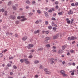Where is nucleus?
I'll use <instances>...</instances> for the list:
<instances>
[{
  "label": "nucleus",
  "mask_w": 78,
  "mask_h": 78,
  "mask_svg": "<svg viewBox=\"0 0 78 78\" xmlns=\"http://www.w3.org/2000/svg\"><path fill=\"white\" fill-rule=\"evenodd\" d=\"M44 14L46 17H48V14L47 12H44Z\"/></svg>",
  "instance_id": "obj_17"
},
{
  "label": "nucleus",
  "mask_w": 78,
  "mask_h": 78,
  "mask_svg": "<svg viewBox=\"0 0 78 78\" xmlns=\"http://www.w3.org/2000/svg\"><path fill=\"white\" fill-rule=\"evenodd\" d=\"M44 43L45 44H47L48 43V40H46L44 41Z\"/></svg>",
  "instance_id": "obj_37"
},
{
  "label": "nucleus",
  "mask_w": 78,
  "mask_h": 78,
  "mask_svg": "<svg viewBox=\"0 0 78 78\" xmlns=\"http://www.w3.org/2000/svg\"><path fill=\"white\" fill-rule=\"evenodd\" d=\"M40 31V30H37V31H35L34 32V34H37V33H39V32Z\"/></svg>",
  "instance_id": "obj_11"
},
{
  "label": "nucleus",
  "mask_w": 78,
  "mask_h": 78,
  "mask_svg": "<svg viewBox=\"0 0 78 78\" xmlns=\"http://www.w3.org/2000/svg\"><path fill=\"white\" fill-rule=\"evenodd\" d=\"M27 19L26 18H23L21 20V22H24V21L25 20H27Z\"/></svg>",
  "instance_id": "obj_12"
},
{
  "label": "nucleus",
  "mask_w": 78,
  "mask_h": 78,
  "mask_svg": "<svg viewBox=\"0 0 78 78\" xmlns=\"http://www.w3.org/2000/svg\"><path fill=\"white\" fill-rule=\"evenodd\" d=\"M51 73V72H50L48 71L47 72L45 73V74H48V75H50Z\"/></svg>",
  "instance_id": "obj_18"
},
{
  "label": "nucleus",
  "mask_w": 78,
  "mask_h": 78,
  "mask_svg": "<svg viewBox=\"0 0 78 78\" xmlns=\"http://www.w3.org/2000/svg\"><path fill=\"white\" fill-rule=\"evenodd\" d=\"M26 9H29V6H26Z\"/></svg>",
  "instance_id": "obj_57"
},
{
  "label": "nucleus",
  "mask_w": 78,
  "mask_h": 78,
  "mask_svg": "<svg viewBox=\"0 0 78 78\" xmlns=\"http://www.w3.org/2000/svg\"><path fill=\"white\" fill-rule=\"evenodd\" d=\"M52 51L53 52H56V50L55 49H53L52 50Z\"/></svg>",
  "instance_id": "obj_46"
},
{
  "label": "nucleus",
  "mask_w": 78,
  "mask_h": 78,
  "mask_svg": "<svg viewBox=\"0 0 78 78\" xmlns=\"http://www.w3.org/2000/svg\"><path fill=\"white\" fill-rule=\"evenodd\" d=\"M7 67H11V64L8 63L7 65Z\"/></svg>",
  "instance_id": "obj_23"
},
{
  "label": "nucleus",
  "mask_w": 78,
  "mask_h": 78,
  "mask_svg": "<svg viewBox=\"0 0 78 78\" xmlns=\"http://www.w3.org/2000/svg\"><path fill=\"white\" fill-rule=\"evenodd\" d=\"M33 15V13H30L29 14V16H32Z\"/></svg>",
  "instance_id": "obj_59"
},
{
  "label": "nucleus",
  "mask_w": 78,
  "mask_h": 78,
  "mask_svg": "<svg viewBox=\"0 0 78 78\" xmlns=\"http://www.w3.org/2000/svg\"><path fill=\"white\" fill-rule=\"evenodd\" d=\"M62 74L63 76H67V75L66 74V72L63 70H62L60 72Z\"/></svg>",
  "instance_id": "obj_1"
},
{
  "label": "nucleus",
  "mask_w": 78,
  "mask_h": 78,
  "mask_svg": "<svg viewBox=\"0 0 78 78\" xmlns=\"http://www.w3.org/2000/svg\"><path fill=\"white\" fill-rule=\"evenodd\" d=\"M53 27H58V25L55 24L54 25V26H53Z\"/></svg>",
  "instance_id": "obj_51"
},
{
  "label": "nucleus",
  "mask_w": 78,
  "mask_h": 78,
  "mask_svg": "<svg viewBox=\"0 0 78 78\" xmlns=\"http://www.w3.org/2000/svg\"><path fill=\"white\" fill-rule=\"evenodd\" d=\"M48 28L49 29V30H51V28H52V27L51 26H49L48 27Z\"/></svg>",
  "instance_id": "obj_26"
},
{
  "label": "nucleus",
  "mask_w": 78,
  "mask_h": 78,
  "mask_svg": "<svg viewBox=\"0 0 78 78\" xmlns=\"http://www.w3.org/2000/svg\"><path fill=\"white\" fill-rule=\"evenodd\" d=\"M21 62H23V59H21L20 60Z\"/></svg>",
  "instance_id": "obj_40"
},
{
  "label": "nucleus",
  "mask_w": 78,
  "mask_h": 78,
  "mask_svg": "<svg viewBox=\"0 0 78 78\" xmlns=\"http://www.w3.org/2000/svg\"><path fill=\"white\" fill-rule=\"evenodd\" d=\"M62 12H59L58 13V14L60 16V15H62Z\"/></svg>",
  "instance_id": "obj_25"
},
{
  "label": "nucleus",
  "mask_w": 78,
  "mask_h": 78,
  "mask_svg": "<svg viewBox=\"0 0 78 78\" xmlns=\"http://www.w3.org/2000/svg\"><path fill=\"white\" fill-rule=\"evenodd\" d=\"M3 56V54L2 53H0V58H2Z\"/></svg>",
  "instance_id": "obj_42"
},
{
  "label": "nucleus",
  "mask_w": 78,
  "mask_h": 78,
  "mask_svg": "<svg viewBox=\"0 0 78 78\" xmlns=\"http://www.w3.org/2000/svg\"><path fill=\"white\" fill-rule=\"evenodd\" d=\"M67 45H65L62 47V50H64L65 48H67Z\"/></svg>",
  "instance_id": "obj_8"
},
{
  "label": "nucleus",
  "mask_w": 78,
  "mask_h": 78,
  "mask_svg": "<svg viewBox=\"0 0 78 78\" xmlns=\"http://www.w3.org/2000/svg\"><path fill=\"white\" fill-rule=\"evenodd\" d=\"M10 18L11 19H16V17L14 16L10 15Z\"/></svg>",
  "instance_id": "obj_7"
},
{
  "label": "nucleus",
  "mask_w": 78,
  "mask_h": 78,
  "mask_svg": "<svg viewBox=\"0 0 78 78\" xmlns=\"http://www.w3.org/2000/svg\"><path fill=\"white\" fill-rule=\"evenodd\" d=\"M13 68L14 69H17V66H13Z\"/></svg>",
  "instance_id": "obj_30"
},
{
  "label": "nucleus",
  "mask_w": 78,
  "mask_h": 78,
  "mask_svg": "<svg viewBox=\"0 0 78 78\" xmlns=\"http://www.w3.org/2000/svg\"><path fill=\"white\" fill-rule=\"evenodd\" d=\"M71 75H74L75 73L74 72H72L71 74Z\"/></svg>",
  "instance_id": "obj_54"
},
{
  "label": "nucleus",
  "mask_w": 78,
  "mask_h": 78,
  "mask_svg": "<svg viewBox=\"0 0 78 78\" xmlns=\"http://www.w3.org/2000/svg\"><path fill=\"white\" fill-rule=\"evenodd\" d=\"M65 63H66V62L64 61H63L62 62V64L63 65H64V64H65Z\"/></svg>",
  "instance_id": "obj_48"
},
{
  "label": "nucleus",
  "mask_w": 78,
  "mask_h": 78,
  "mask_svg": "<svg viewBox=\"0 0 78 78\" xmlns=\"http://www.w3.org/2000/svg\"><path fill=\"white\" fill-rule=\"evenodd\" d=\"M6 34H7V36H8V35L9 34V33L8 32H6Z\"/></svg>",
  "instance_id": "obj_56"
},
{
  "label": "nucleus",
  "mask_w": 78,
  "mask_h": 78,
  "mask_svg": "<svg viewBox=\"0 0 78 78\" xmlns=\"http://www.w3.org/2000/svg\"><path fill=\"white\" fill-rule=\"evenodd\" d=\"M16 23L17 24H18V23H19V21H16Z\"/></svg>",
  "instance_id": "obj_60"
},
{
  "label": "nucleus",
  "mask_w": 78,
  "mask_h": 78,
  "mask_svg": "<svg viewBox=\"0 0 78 78\" xmlns=\"http://www.w3.org/2000/svg\"><path fill=\"white\" fill-rule=\"evenodd\" d=\"M67 55H68L69 56V55H70V53H69V52H68L67 53Z\"/></svg>",
  "instance_id": "obj_63"
},
{
  "label": "nucleus",
  "mask_w": 78,
  "mask_h": 78,
  "mask_svg": "<svg viewBox=\"0 0 78 78\" xmlns=\"http://www.w3.org/2000/svg\"><path fill=\"white\" fill-rule=\"evenodd\" d=\"M71 40H74V39H76V37H74L73 36L71 37Z\"/></svg>",
  "instance_id": "obj_14"
},
{
  "label": "nucleus",
  "mask_w": 78,
  "mask_h": 78,
  "mask_svg": "<svg viewBox=\"0 0 78 78\" xmlns=\"http://www.w3.org/2000/svg\"><path fill=\"white\" fill-rule=\"evenodd\" d=\"M68 39L69 41H71V37L70 38V37H68Z\"/></svg>",
  "instance_id": "obj_41"
},
{
  "label": "nucleus",
  "mask_w": 78,
  "mask_h": 78,
  "mask_svg": "<svg viewBox=\"0 0 78 78\" xmlns=\"http://www.w3.org/2000/svg\"><path fill=\"white\" fill-rule=\"evenodd\" d=\"M24 61H25V62L27 64H30V62L28 61V59L27 58H24Z\"/></svg>",
  "instance_id": "obj_3"
},
{
  "label": "nucleus",
  "mask_w": 78,
  "mask_h": 78,
  "mask_svg": "<svg viewBox=\"0 0 78 78\" xmlns=\"http://www.w3.org/2000/svg\"><path fill=\"white\" fill-rule=\"evenodd\" d=\"M48 12H52V10L50 9L48 11Z\"/></svg>",
  "instance_id": "obj_38"
},
{
  "label": "nucleus",
  "mask_w": 78,
  "mask_h": 78,
  "mask_svg": "<svg viewBox=\"0 0 78 78\" xmlns=\"http://www.w3.org/2000/svg\"><path fill=\"white\" fill-rule=\"evenodd\" d=\"M71 24H72L73 23V21H74V19H72L71 20Z\"/></svg>",
  "instance_id": "obj_19"
},
{
  "label": "nucleus",
  "mask_w": 78,
  "mask_h": 78,
  "mask_svg": "<svg viewBox=\"0 0 78 78\" xmlns=\"http://www.w3.org/2000/svg\"><path fill=\"white\" fill-rule=\"evenodd\" d=\"M71 5L73 6H75V4L74 3H72L71 4Z\"/></svg>",
  "instance_id": "obj_39"
},
{
  "label": "nucleus",
  "mask_w": 78,
  "mask_h": 78,
  "mask_svg": "<svg viewBox=\"0 0 78 78\" xmlns=\"http://www.w3.org/2000/svg\"><path fill=\"white\" fill-rule=\"evenodd\" d=\"M14 58V57H9V59H12Z\"/></svg>",
  "instance_id": "obj_35"
},
{
  "label": "nucleus",
  "mask_w": 78,
  "mask_h": 78,
  "mask_svg": "<svg viewBox=\"0 0 78 78\" xmlns=\"http://www.w3.org/2000/svg\"><path fill=\"white\" fill-rule=\"evenodd\" d=\"M76 6H78V2H76L75 3Z\"/></svg>",
  "instance_id": "obj_52"
},
{
  "label": "nucleus",
  "mask_w": 78,
  "mask_h": 78,
  "mask_svg": "<svg viewBox=\"0 0 78 78\" xmlns=\"http://www.w3.org/2000/svg\"><path fill=\"white\" fill-rule=\"evenodd\" d=\"M54 59L52 58L50 59V62L51 64H53V63L54 62Z\"/></svg>",
  "instance_id": "obj_5"
},
{
  "label": "nucleus",
  "mask_w": 78,
  "mask_h": 78,
  "mask_svg": "<svg viewBox=\"0 0 78 78\" xmlns=\"http://www.w3.org/2000/svg\"><path fill=\"white\" fill-rule=\"evenodd\" d=\"M46 47H50V45L49 44H48L46 45Z\"/></svg>",
  "instance_id": "obj_33"
},
{
  "label": "nucleus",
  "mask_w": 78,
  "mask_h": 78,
  "mask_svg": "<svg viewBox=\"0 0 78 78\" xmlns=\"http://www.w3.org/2000/svg\"><path fill=\"white\" fill-rule=\"evenodd\" d=\"M45 33H46V34H48V33H49V31H45Z\"/></svg>",
  "instance_id": "obj_44"
},
{
  "label": "nucleus",
  "mask_w": 78,
  "mask_h": 78,
  "mask_svg": "<svg viewBox=\"0 0 78 78\" xmlns=\"http://www.w3.org/2000/svg\"><path fill=\"white\" fill-rule=\"evenodd\" d=\"M53 29L54 30L56 31V30H57V28H56V27H53Z\"/></svg>",
  "instance_id": "obj_29"
},
{
  "label": "nucleus",
  "mask_w": 78,
  "mask_h": 78,
  "mask_svg": "<svg viewBox=\"0 0 78 78\" xmlns=\"http://www.w3.org/2000/svg\"><path fill=\"white\" fill-rule=\"evenodd\" d=\"M43 50V48H39L38 49V50L41 51V50Z\"/></svg>",
  "instance_id": "obj_32"
},
{
  "label": "nucleus",
  "mask_w": 78,
  "mask_h": 78,
  "mask_svg": "<svg viewBox=\"0 0 78 78\" xmlns=\"http://www.w3.org/2000/svg\"><path fill=\"white\" fill-rule=\"evenodd\" d=\"M5 16H7V15H8V12H7V11H5Z\"/></svg>",
  "instance_id": "obj_22"
},
{
  "label": "nucleus",
  "mask_w": 78,
  "mask_h": 78,
  "mask_svg": "<svg viewBox=\"0 0 78 78\" xmlns=\"http://www.w3.org/2000/svg\"><path fill=\"white\" fill-rule=\"evenodd\" d=\"M52 20H56V19L55 18H52Z\"/></svg>",
  "instance_id": "obj_49"
},
{
  "label": "nucleus",
  "mask_w": 78,
  "mask_h": 78,
  "mask_svg": "<svg viewBox=\"0 0 78 78\" xmlns=\"http://www.w3.org/2000/svg\"><path fill=\"white\" fill-rule=\"evenodd\" d=\"M15 37H18V35L17 34H16L15 35Z\"/></svg>",
  "instance_id": "obj_47"
},
{
  "label": "nucleus",
  "mask_w": 78,
  "mask_h": 78,
  "mask_svg": "<svg viewBox=\"0 0 78 78\" xmlns=\"http://www.w3.org/2000/svg\"><path fill=\"white\" fill-rule=\"evenodd\" d=\"M70 52L72 53H74V51L73 50H72V49H71V50H70Z\"/></svg>",
  "instance_id": "obj_24"
},
{
  "label": "nucleus",
  "mask_w": 78,
  "mask_h": 78,
  "mask_svg": "<svg viewBox=\"0 0 78 78\" xmlns=\"http://www.w3.org/2000/svg\"><path fill=\"white\" fill-rule=\"evenodd\" d=\"M21 18H22V19H24V18H25V16H21Z\"/></svg>",
  "instance_id": "obj_53"
},
{
  "label": "nucleus",
  "mask_w": 78,
  "mask_h": 78,
  "mask_svg": "<svg viewBox=\"0 0 78 78\" xmlns=\"http://www.w3.org/2000/svg\"><path fill=\"white\" fill-rule=\"evenodd\" d=\"M55 4H56V5H58V2L56 1V2H55Z\"/></svg>",
  "instance_id": "obj_61"
},
{
  "label": "nucleus",
  "mask_w": 78,
  "mask_h": 78,
  "mask_svg": "<svg viewBox=\"0 0 78 78\" xmlns=\"http://www.w3.org/2000/svg\"><path fill=\"white\" fill-rule=\"evenodd\" d=\"M45 24H46V25H48V21H46L45 22Z\"/></svg>",
  "instance_id": "obj_43"
},
{
  "label": "nucleus",
  "mask_w": 78,
  "mask_h": 78,
  "mask_svg": "<svg viewBox=\"0 0 78 78\" xmlns=\"http://www.w3.org/2000/svg\"><path fill=\"white\" fill-rule=\"evenodd\" d=\"M39 62V61L38 60H36L34 61V63L35 64H38Z\"/></svg>",
  "instance_id": "obj_16"
},
{
  "label": "nucleus",
  "mask_w": 78,
  "mask_h": 78,
  "mask_svg": "<svg viewBox=\"0 0 78 78\" xmlns=\"http://www.w3.org/2000/svg\"><path fill=\"white\" fill-rule=\"evenodd\" d=\"M59 34H58L57 35H56L55 36H54L53 37V38L54 39H57L58 37H59Z\"/></svg>",
  "instance_id": "obj_4"
},
{
  "label": "nucleus",
  "mask_w": 78,
  "mask_h": 78,
  "mask_svg": "<svg viewBox=\"0 0 78 78\" xmlns=\"http://www.w3.org/2000/svg\"><path fill=\"white\" fill-rule=\"evenodd\" d=\"M26 3H27V4H30V2L29 1H27L26 2Z\"/></svg>",
  "instance_id": "obj_31"
},
{
  "label": "nucleus",
  "mask_w": 78,
  "mask_h": 78,
  "mask_svg": "<svg viewBox=\"0 0 78 78\" xmlns=\"http://www.w3.org/2000/svg\"><path fill=\"white\" fill-rule=\"evenodd\" d=\"M29 58H33V56L30 55L29 56Z\"/></svg>",
  "instance_id": "obj_45"
},
{
  "label": "nucleus",
  "mask_w": 78,
  "mask_h": 78,
  "mask_svg": "<svg viewBox=\"0 0 78 78\" xmlns=\"http://www.w3.org/2000/svg\"><path fill=\"white\" fill-rule=\"evenodd\" d=\"M11 1H10L8 3V5H10L11 4Z\"/></svg>",
  "instance_id": "obj_34"
},
{
  "label": "nucleus",
  "mask_w": 78,
  "mask_h": 78,
  "mask_svg": "<svg viewBox=\"0 0 78 78\" xmlns=\"http://www.w3.org/2000/svg\"><path fill=\"white\" fill-rule=\"evenodd\" d=\"M46 39L47 41H48V40H50V39H51V37H47L46 38Z\"/></svg>",
  "instance_id": "obj_13"
},
{
  "label": "nucleus",
  "mask_w": 78,
  "mask_h": 78,
  "mask_svg": "<svg viewBox=\"0 0 78 78\" xmlns=\"http://www.w3.org/2000/svg\"><path fill=\"white\" fill-rule=\"evenodd\" d=\"M54 24H55V23H54V22H52L51 23V24H52V27H53V26H54Z\"/></svg>",
  "instance_id": "obj_36"
},
{
  "label": "nucleus",
  "mask_w": 78,
  "mask_h": 78,
  "mask_svg": "<svg viewBox=\"0 0 78 78\" xmlns=\"http://www.w3.org/2000/svg\"><path fill=\"white\" fill-rule=\"evenodd\" d=\"M40 67L41 69H43V66L42 65H40Z\"/></svg>",
  "instance_id": "obj_62"
},
{
  "label": "nucleus",
  "mask_w": 78,
  "mask_h": 78,
  "mask_svg": "<svg viewBox=\"0 0 78 78\" xmlns=\"http://www.w3.org/2000/svg\"><path fill=\"white\" fill-rule=\"evenodd\" d=\"M66 21H67V23L68 24L70 23V20H69V18H67L66 19Z\"/></svg>",
  "instance_id": "obj_9"
},
{
  "label": "nucleus",
  "mask_w": 78,
  "mask_h": 78,
  "mask_svg": "<svg viewBox=\"0 0 78 78\" xmlns=\"http://www.w3.org/2000/svg\"><path fill=\"white\" fill-rule=\"evenodd\" d=\"M39 21L38 20H37L36 22H35V23L36 24H37V23H39Z\"/></svg>",
  "instance_id": "obj_28"
},
{
  "label": "nucleus",
  "mask_w": 78,
  "mask_h": 78,
  "mask_svg": "<svg viewBox=\"0 0 78 78\" xmlns=\"http://www.w3.org/2000/svg\"><path fill=\"white\" fill-rule=\"evenodd\" d=\"M27 39V37H24L22 39L23 41H25Z\"/></svg>",
  "instance_id": "obj_15"
},
{
  "label": "nucleus",
  "mask_w": 78,
  "mask_h": 78,
  "mask_svg": "<svg viewBox=\"0 0 78 78\" xmlns=\"http://www.w3.org/2000/svg\"><path fill=\"white\" fill-rule=\"evenodd\" d=\"M12 7L14 10H16V6H15L13 5L12 6Z\"/></svg>",
  "instance_id": "obj_21"
},
{
  "label": "nucleus",
  "mask_w": 78,
  "mask_h": 78,
  "mask_svg": "<svg viewBox=\"0 0 78 78\" xmlns=\"http://www.w3.org/2000/svg\"><path fill=\"white\" fill-rule=\"evenodd\" d=\"M73 13V11L72 10H70L68 11V14L69 15H70V14H72Z\"/></svg>",
  "instance_id": "obj_6"
},
{
  "label": "nucleus",
  "mask_w": 78,
  "mask_h": 78,
  "mask_svg": "<svg viewBox=\"0 0 78 78\" xmlns=\"http://www.w3.org/2000/svg\"><path fill=\"white\" fill-rule=\"evenodd\" d=\"M37 12H38V13H39V14H41V10H40V9L37 10Z\"/></svg>",
  "instance_id": "obj_20"
},
{
  "label": "nucleus",
  "mask_w": 78,
  "mask_h": 78,
  "mask_svg": "<svg viewBox=\"0 0 78 78\" xmlns=\"http://www.w3.org/2000/svg\"><path fill=\"white\" fill-rule=\"evenodd\" d=\"M1 11L2 12H4V11H5V9H2L1 10Z\"/></svg>",
  "instance_id": "obj_50"
},
{
  "label": "nucleus",
  "mask_w": 78,
  "mask_h": 78,
  "mask_svg": "<svg viewBox=\"0 0 78 78\" xmlns=\"http://www.w3.org/2000/svg\"><path fill=\"white\" fill-rule=\"evenodd\" d=\"M44 70L45 72V73H46V72L48 71V69L47 68H45L44 69Z\"/></svg>",
  "instance_id": "obj_27"
},
{
  "label": "nucleus",
  "mask_w": 78,
  "mask_h": 78,
  "mask_svg": "<svg viewBox=\"0 0 78 78\" xmlns=\"http://www.w3.org/2000/svg\"><path fill=\"white\" fill-rule=\"evenodd\" d=\"M30 52H34V50L33 49L31 50H30Z\"/></svg>",
  "instance_id": "obj_58"
},
{
  "label": "nucleus",
  "mask_w": 78,
  "mask_h": 78,
  "mask_svg": "<svg viewBox=\"0 0 78 78\" xmlns=\"http://www.w3.org/2000/svg\"><path fill=\"white\" fill-rule=\"evenodd\" d=\"M34 45L32 44H29V46H27V48L28 49H31L30 47H33Z\"/></svg>",
  "instance_id": "obj_2"
},
{
  "label": "nucleus",
  "mask_w": 78,
  "mask_h": 78,
  "mask_svg": "<svg viewBox=\"0 0 78 78\" xmlns=\"http://www.w3.org/2000/svg\"><path fill=\"white\" fill-rule=\"evenodd\" d=\"M63 51H62L61 49H60L58 51V54H61V53H63Z\"/></svg>",
  "instance_id": "obj_10"
},
{
  "label": "nucleus",
  "mask_w": 78,
  "mask_h": 78,
  "mask_svg": "<svg viewBox=\"0 0 78 78\" xmlns=\"http://www.w3.org/2000/svg\"><path fill=\"white\" fill-rule=\"evenodd\" d=\"M18 19H21V17L20 16H18L17 17Z\"/></svg>",
  "instance_id": "obj_55"
},
{
  "label": "nucleus",
  "mask_w": 78,
  "mask_h": 78,
  "mask_svg": "<svg viewBox=\"0 0 78 78\" xmlns=\"http://www.w3.org/2000/svg\"><path fill=\"white\" fill-rule=\"evenodd\" d=\"M20 11H22L23 10V9L22 8H20L19 9Z\"/></svg>",
  "instance_id": "obj_64"
}]
</instances>
